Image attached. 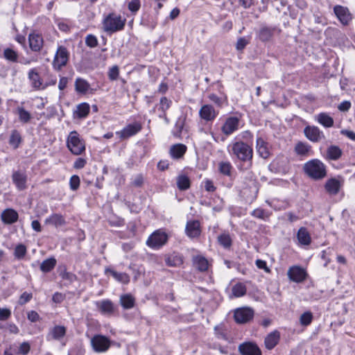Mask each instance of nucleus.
<instances>
[{
    "instance_id": "1",
    "label": "nucleus",
    "mask_w": 355,
    "mask_h": 355,
    "mask_svg": "<svg viewBox=\"0 0 355 355\" xmlns=\"http://www.w3.org/2000/svg\"><path fill=\"white\" fill-rule=\"evenodd\" d=\"M304 172L311 179L320 180L327 175L326 166L320 160L313 159L304 164Z\"/></svg>"
},
{
    "instance_id": "2",
    "label": "nucleus",
    "mask_w": 355,
    "mask_h": 355,
    "mask_svg": "<svg viewBox=\"0 0 355 355\" xmlns=\"http://www.w3.org/2000/svg\"><path fill=\"white\" fill-rule=\"evenodd\" d=\"M231 153L242 162L251 161L253 156V150L248 144L239 141L231 146Z\"/></svg>"
},
{
    "instance_id": "3",
    "label": "nucleus",
    "mask_w": 355,
    "mask_h": 355,
    "mask_svg": "<svg viewBox=\"0 0 355 355\" xmlns=\"http://www.w3.org/2000/svg\"><path fill=\"white\" fill-rule=\"evenodd\" d=\"M126 19L114 12L110 13L103 21V29L107 33H115L123 29Z\"/></svg>"
},
{
    "instance_id": "4",
    "label": "nucleus",
    "mask_w": 355,
    "mask_h": 355,
    "mask_svg": "<svg viewBox=\"0 0 355 355\" xmlns=\"http://www.w3.org/2000/svg\"><path fill=\"white\" fill-rule=\"evenodd\" d=\"M67 146L69 150L76 155L82 154L85 150V142L80 139L76 131H71L67 139Z\"/></svg>"
},
{
    "instance_id": "5",
    "label": "nucleus",
    "mask_w": 355,
    "mask_h": 355,
    "mask_svg": "<svg viewBox=\"0 0 355 355\" xmlns=\"http://www.w3.org/2000/svg\"><path fill=\"white\" fill-rule=\"evenodd\" d=\"M90 343L93 350L97 353L107 352L111 345L110 340L107 337L101 334L94 336Z\"/></svg>"
},
{
    "instance_id": "6",
    "label": "nucleus",
    "mask_w": 355,
    "mask_h": 355,
    "mask_svg": "<svg viewBox=\"0 0 355 355\" xmlns=\"http://www.w3.org/2000/svg\"><path fill=\"white\" fill-rule=\"evenodd\" d=\"M342 177L331 178L328 179L324 185L325 191L330 196L337 195L343 185Z\"/></svg>"
},
{
    "instance_id": "7",
    "label": "nucleus",
    "mask_w": 355,
    "mask_h": 355,
    "mask_svg": "<svg viewBox=\"0 0 355 355\" xmlns=\"http://www.w3.org/2000/svg\"><path fill=\"white\" fill-rule=\"evenodd\" d=\"M68 60L69 52L67 49L63 46H60L57 49L53 61V66L54 69L60 70L62 67L67 64Z\"/></svg>"
},
{
    "instance_id": "8",
    "label": "nucleus",
    "mask_w": 355,
    "mask_h": 355,
    "mask_svg": "<svg viewBox=\"0 0 355 355\" xmlns=\"http://www.w3.org/2000/svg\"><path fill=\"white\" fill-rule=\"evenodd\" d=\"M168 239L167 235L162 232L156 231L147 240V245L152 248H159L164 245Z\"/></svg>"
},
{
    "instance_id": "9",
    "label": "nucleus",
    "mask_w": 355,
    "mask_h": 355,
    "mask_svg": "<svg viewBox=\"0 0 355 355\" xmlns=\"http://www.w3.org/2000/svg\"><path fill=\"white\" fill-rule=\"evenodd\" d=\"M254 315V311L248 307L237 309L234 311V317L235 321L239 324H243L249 322L252 319Z\"/></svg>"
},
{
    "instance_id": "10",
    "label": "nucleus",
    "mask_w": 355,
    "mask_h": 355,
    "mask_svg": "<svg viewBox=\"0 0 355 355\" xmlns=\"http://www.w3.org/2000/svg\"><path fill=\"white\" fill-rule=\"evenodd\" d=\"M239 123L240 120L236 116H230L227 118L221 127L222 132L226 136L232 135L239 129Z\"/></svg>"
},
{
    "instance_id": "11",
    "label": "nucleus",
    "mask_w": 355,
    "mask_h": 355,
    "mask_svg": "<svg viewBox=\"0 0 355 355\" xmlns=\"http://www.w3.org/2000/svg\"><path fill=\"white\" fill-rule=\"evenodd\" d=\"M142 128L140 123L135 122L127 125L121 131L116 132V134L122 139L129 138L138 133Z\"/></svg>"
},
{
    "instance_id": "12",
    "label": "nucleus",
    "mask_w": 355,
    "mask_h": 355,
    "mask_svg": "<svg viewBox=\"0 0 355 355\" xmlns=\"http://www.w3.org/2000/svg\"><path fill=\"white\" fill-rule=\"evenodd\" d=\"M334 12L340 22L344 25H348L351 21L352 17L347 7L337 5L334 8Z\"/></svg>"
},
{
    "instance_id": "13",
    "label": "nucleus",
    "mask_w": 355,
    "mask_h": 355,
    "mask_svg": "<svg viewBox=\"0 0 355 355\" xmlns=\"http://www.w3.org/2000/svg\"><path fill=\"white\" fill-rule=\"evenodd\" d=\"M287 274L291 281L297 283L304 282L307 275L306 272L304 268L297 266L291 267L288 269Z\"/></svg>"
},
{
    "instance_id": "14",
    "label": "nucleus",
    "mask_w": 355,
    "mask_h": 355,
    "mask_svg": "<svg viewBox=\"0 0 355 355\" xmlns=\"http://www.w3.org/2000/svg\"><path fill=\"white\" fill-rule=\"evenodd\" d=\"M185 233L190 239H196L200 236L201 227L198 220L187 221L185 227Z\"/></svg>"
},
{
    "instance_id": "15",
    "label": "nucleus",
    "mask_w": 355,
    "mask_h": 355,
    "mask_svg": "<svg viewBox=\"0 0 355 355\" xmlns=\"http://www.w3.org/2000/svg\"><path fill=\"white\" fill-rule=\"evenodd\" d=\"M304 133L306 137L313 142H318L324 138L323 132L317 126L314 125L305 127Z\"/></svg>"
},
{
    "instance_id": "16",
    "label": "nucleus",
    "mask_w": 355,
    "mask_h": 355,
    "mask_svg": "<svg viewBox=\"0 0 355 355\" xmlns=\"http://www.w3.org/2000/svg\"><path fill=\"white\" fill-rule=\"evenodd\" d=\"M67 329L64 326L56 325L49 329L46 335L48 341L58 340L61 341L66 335Z\"/></svg>"
},
{
    "instance_id": "17",
    "label": "nucleus",
    "mask_w": 355,
    "mask_h": 355,
    "mask_svg": "<svg viewBox=\"0 0 355 355\" xmlns=\"http://www.w3.org/2000/svg\"><path fill=\"white\" fill-rule=\"evenodd\" d=\"M28 78L31 87L35 90L44 89L46 86L43 85V80L35 69H31L28 73Z\"/></svg>"
},
{
    "instance_id": "18",
    "label": "nucleus",
    "mask_w": 355,
    "mask_h": 355,
    "mask_svg": "<svg viewBox=\"0 0 355 355\" xmlns=\"http://www.w3.org/2000/svg\"><path fill=\"white\" fill-rule=\"evenodd\" d=\"M30 49L35 52H39L44 44V40L40 34L32 33L28 35Z\"/></svg>"
},
{
    "instance_id": "19",
    "label": "nucleus",
    "mask_w": 355,
    "mask_h": 355,
    "mask_svg": "<svg viewBox=\"0 0 355 355\" xmlns=\"http://www.w3.org/2000/svg\"><path fill=\"white\" fill-rule=\"evenodd\" d=\"M217 115L218 112L211 105H204L199 110L200 117L207 121H213Z\"/></svg>"
},
{
    "instance_id": "20",
    "label": "nucleus",
    "mask_w": 355,
    "mask_h": 355,
    "mask_svg": "<svg viewBox=\"0 0 355 355\" xmlns=\"http://www.w3.org/2000/svg\"><path fill=\"white\" fill-rule=\"evenodd\" d=\"M277 31L276 27L261 26L257 31V35L259 40L266 42L270 41Z\"/></svg>"
},
{
    "instance_id": "21",
    "label": "nucleus",
    "mask_w": 355,
    "mask_h": 355,
    "mask_svg": "<svg viewBox=\"0 0 355 355\" xmlns=\"http://www.w3.org/2000/svg\"><path fill=\"white\" fill-rule=\"evenodd\" d=\"M239 350L242 355H261V350L258 346L252 343H245L241 344Z\"/></svg>"
},
{
    "instance_id": "22",
    "label": "nucleus",
    "mask_w": 355,
    "mask_h": 355,
    "mask_svg": "<svg viewBox=\"0 0 355 355\" xmlns=\"http://www.w3.org/2000/svg\"><path fill=\"white\" fill-rule=\"evenodd\" d=\"M12 180L19 190L21 191L26 188L27 177L24 173L19 171L13 172Z\"/></svg>"
},
{
    "instance_id": "23",
    "label": "nucleus",
    "mask_w": 355,
    "mask_h": 355,
    "mask_svg": "<svg viewBox=\"0 0 355 355\" xmlns=\"http://www.w3.org/2000/svg\"><path fill=\"white\" fill-rule=\"evenodd\" d=\"M44 223L46 225L59 227L65 225L66 220L62 214H53L45 219Z\"/></svg>"
},
{
    "instance_id": "24",
    "label": "nucleus",
    "mask_w": 355,
    "mask_h": 355,
    "mask_svg": "<svg viewBox=\"0 0 355 355\" xmlns=\"http://www.w3.org/2000/svg\"><path fill=\"white\" fill-rule=\"evenodd\" d=\"M1 218L3 223L12 224L17 221L19 215L13 209H6L2 212Z\"/></svg>"
},
{
    "instance_id": "25",
    "label": "nucleus",
    "mask_w": 355,
    "mask_h": 355,
    "mask_svg": "<svg viewBox=\"0 0 355 355\" xmlns=\"http://www.w3.org/2000/svg\"><path fill=\"white\" fill-rule=\"evenodd\" d=\"M280 339V334L278 331H274L265 338L264 345L268 349H273L279 343Z\"/></svg>"
},
{
    "instance_id": "26",
    "label": "nucleus",
    "mask_w": 355,
    "mask_h": 355,
    "mask_svg": "<svg viewBox=\"0 0 355 355\" xmlns=\"http://www.w3.org/2000/svg\"><path fill=\"white\" fill-rule=\"evenodd\" d=\"M165 263L169 267H178L183 263V257L178 253L166 255Z\"/></svg>"
},
{
    "instance_id": "27",
    "label": "nucleus",
    "mask_w": 355,
    "mask_h": 355,
    "mask_svg": "<svg viewBox=\"0 0 355 355\" xmlns=\"http://www.w3.org/2000/svg\"><path fill=\"white\" fill-rule=\"evenodd\" d=\"M90 111L89 105L87 103H82L76 106V110L73 112L74 119H85L87 116Z\"/></svg>"
},
{
    "instance_id": "28",
    "label": "nucleus",
    "mask_w": 355,
    "mask_h": 355,
    "mask_svg": "<svg viewBox=\"0 0 355 355\" xmlns=\"http://www.w3.org/2000/svg\"><path fill=\"white\" fill-rule=\"evenodd\" d=\"M89 83L81 78H78L75 81V90L78 94H85L90 90Z\"/></svg>"
},
{
    "instance_id": "29",
    "label": "nucleus",
    "mask_w": 355,
    "mask_h": 355,
    "mask_svg": "<svg viewBox=\"0 0 355 355\" xmlns=\"http://www.w3.org/2000/svg\"><path fill=\"white\" fill-rule=\"evenodd\" d=\"M297 238L300 244L308 245L311 243V238L305 227H300L297 234Z\"/></svg>"
},
{
    "instance_id": "30",
    "label": "nucleus",
    "mask_w": 355,
    "mask_h": 355,
    "mask_svg": "<svg viewBox=\"0 0 355 355\" xmlns=\"http://www.w3.org/2000/svg\"><path fill=\"white\" fill-rule=\"evenodd\" d=\"M315 119L317 121L325 128H330L334 125V119L328 114L321 112L318 114Z\"/></svg>"
},
{
    "instance_id": "31",
    "label": "nucleus",
    "mask_w": 355,
    "mask_h": 355,
    "mask_svg": "<svg viewBox=\"0 0 355 355\" xmlns=\"http://www.w3.org/2000/svg\"><path fill=\"white\" fill-rule=\"evenodd\" d=\"M15 113L18 115L19 121L23 123H29L32 119L31 114L21 106L17 107Z\"/></svg>"
},
{
    "instance_id": "32",
    "label": "nucleus",
    "mask_w": 355,
    "mask_h": 355,
    "mask_svg": "<svg viewBox=\"0 0 355 355\" xmlns=\"http://www.w3.org/2000/svg\"><path fill=\"white\" fill-rule=\"evenodd\" d=\"M186 150H187V147L185 145L182 144H178L173 145L171 148L170 153H171V155L173 158L178 159L184 155V153H186Z\"/></svg>"
},
{
    "instance_id": "33",
    "label": "nucleus",
    "mask_w": 355,
    "mask_h": 355,
    "mask_svg": "<svg viewBox=\"0 0 355 355\" xmlns=\"http://www.w3.org/2000/svg\"><path fill=\"white\" fill-rule=\"evenodd\" d=\"M120 303L124 309H130L135 306V299L130 294H125L121 296Z\"/></svg>"
},
{
    "instance_id": "34",
    "label": "nucleus",
    "mask_w": 355,
    "mask_h": 355,
    "mask_svg": "<svg viewBox=\"0 0 355 355\" xmlns=\"http://www.w3.org/2000/svg\"><path fill=\"white\" fill-rule=\"evenodd\" d=\"M257 148L259 154L261 157L267 159L269 157L270 153L266 146V143L261 137H259L257 139Z\"/></svg>"
},
{
    "instance_id": "35",
    "label": "nucleus",
    "mask_w": 355,
    "mask_h": 355,
    "mask_svg": "<svg viewBox=\"0 0 355 355\" xmlns=\"http://www.w3.org/2000/svg\"><path fill=\"white\" fill-rule=\"evenodd\" d=\"M97 306L101 313L104 314H110L114 311L113 304L110 300H105L101 302H97Z\"/></svg>"
},
{
    "instance_id": "36",
    "label": "nucleus",
    "mask_w": 355,
    "mask_h": 355,
    "mask_svg": "<svg viewBox=\"0 0 355 355\" xmlns=\"http://www.w3.org/2000/svg\"><path fill=\"white\" fill-rule=\"evenodd\" d=\"M311 151V146L306 143L299 141L295 146V152L302 156H306Z\"/></svg>"
},
{
    "instance_id": "37",
    "label": "nucleus",
    "mask_w": 355,
    "mask_h": 355,
    "mask_svg": "<svg viewBox=\"0 0 355 355\" xmlns=\"http://www.w3.org/2000/svg\"><path fill=\"white\" fill-rule=\"evenodd\" d=\"M56 262V259L53 257L46 259L40 264V270L43 272H49L55 268Z\"/></svg>"
},
{
    "instance_id": "38",
    "label": "nucleus",
    "mask_w": 355,
    "mask_h": 355,
    "mask_svg": "<svg viewBox=\"0 0 355 355\" xmlns=\"http://www.w3.org/2000/svg\"><path fill=\"white\" fill-rule=\"evenodd\" d=\"M342 155L341 149L336 146H331L328 148L327 152V158L331 160L338 159Z\"/></svg>"
},
{
    "instance_id": "39",
    "label": "nucleus",
    "mask_w": 355,
    "mask_h": 355,
    "mask_svg": "<svg viewBox=\"0 0 355 355\" xmlns=\"http://www.w3.org/2000/svg\"><path fill=\"white\" fill-rule=\"evenodd\" d=\"M193 264L200 271H206L208 269V261L202 256H197L193 259Z\"/></svg>"
},
{
    "instance_id": "40",
    "label": "nucleus",
    "mask_w": 355,
    "mask_h": 355,
    "mask_svg": "<svg viewBox=\"0 0 355 355\" xmlns=\"http://www.w3.org/2000/svg\"><path fill=\"white\" fill-rule=\"evenodd\" d=\"M21 142V137L20 133L16 130H12L10 136L9 144L14 148H17Z\"/></svg>"
},
{
    "instance_id": "41",
    "label": "nucleus",
    "mask_w": 355,
    "mask_h": 355,
    "mask_svg": "<svg viewBox=\"0 0 355 355\" xmlns=\"http://www.w3.org/2000/svg\"><path fill=\"white\" fill-rule=\"evenodd\" d=\"M177 186L180 190H186L190 187V180L186 175H180L177 178Z\"/></svg>"
},
{
    "instance_id": "42",
    "label": "nucleus",
    "mask_w": 355,
    "mask_h": 355,
    "mask_svg": "<svg viewBox=\"0 0 355 355\" xmlns=\"http://www.w3.org/2000/svg\"><path fill=\"white\" fill-rule=\"evenodd\" d=\"M218 241L225 248H229L232 245V239L229 234H222L218 236Z\"/></svg>"
},
{
    "instance_id": "43",
    "label": "nucleus",
    "mask_w": 355,
    "mask_h": 355,
    "mask_svg": "<svg viewBox=\"0 0 355 355\" xmlns=\"http://www.w3.org/2000/svg\"><path fill=\"white\" fill-rule=\"evenodd\" d=\"M251 215L255 218L266 220L269 218L270 214L263 209L257 208L252 211Z\"/></svg>"
},
{
    "instance_id": "44",
    "label": "nucleus",
    "mask_w": 355,
    "mask_h": 355,
    "mask_svg": "<svg viewBox=\"0 0 355 355\" xmlns=\"http://www.w3.org/2000/svg\"><path fill=\"white\" fill-rule=\"evenodd\" d=\"M232 291L234 296L239 297L243 296L245 294L246 288L243 284L239 283L232 287Z\"/></svg>"
},
{
    "instance_id": "45",
    "label": "nucleus",
    "mask_w": 355,
    "mask_h": 355,
    "mask_svg": "<svg viewBox=\"0 0 355 355\" xmlns=\"http://www.w3.org/2000/svg\"><path fill=\"white\" fill-rule=\"evenodd\" d=\"M218 169L222 174L230 176L231 175L232 166L229 162H221L219 163Z\"/></svg>"
},
{
    "instance_id": "46",
    "label": "nucleus",
    "mask_w": 355,
    "mask_h": 355,
    "mask_svg": "<svg viewBox=\"0 0 355 355\" xmlns=\"http://www.w3.org/2000/svg\"><path fill=\"white\" fill-rule=\"evenodd\" d=\"M111 274L115 279L123 284H128L130 281L129 276L125 272H118L114 270H111Z\"/></svg>"
},
{
    "instance_id": "47",
    "label": "nucleus",
    "mask_w": 355,
    "mask_h": 355,
    "mask_svg": "<svg viewBox=\"0 0 355 355\" xmlns=\"http://www.w3.org/2000/svg\"><path fill=\"white\" fill-rule=\"evenodd\" d=\"M26 247L23 244H19L15 248L14 256L17 259H21L26 255Z\"/></svg>"
},
{
    "instance_id": "48",
    "label": "nucleus",
    "mask_w": 355,
    "mask_h": 355,
    "mask_svg": "<svg viewBox=\"0 0 355 355\" xmlns=\"http://www.w3.org/2000/svg\"><path fill=\"white\" fill-rule=\"evenodd\" d=\"M3 55L6 60L12 62H17L18 58L17 52L10 48H7L3 51Z\"/></svg>"
},
{
    "instance_id": "49",
    "label": "nucleus",
    "mask_w": 355,
    "mask_h": 355,
    "mask_svg": "<svg viewBox=\"0 0 355 355\" xmlns=\"http://www.w3.org/2000/svg\"><path fill=\"white\" fill-rule=\"evenodd\" d=\"M313 319L312 313L309 311L305 312L300 316V323L302 325L306 326L309 325Z\"/></svg>"
},
{
    "instance_id": "50",
    "label": "nucleus",
    "mask_w": 355,
    "mask_h": 355,
    "mask_svg": "<svg viewBox=\"0 0 355 355\" xmlns=\"http://www.w3.org/2000/svg\"><path fill=\"white\" fill-rule=\"evenodd\" d=\"M171 101L168 100L166 97H162L159 102V108L162 112H166V110L171 107Z\"/></svg>"
},
{
    "instance_id": "51",
    "label": "nucleus",
    "mask_w": 355,
    "mask_h": 355,
    "mask_svg": "<svg viewBox=\"0 0 355 355\" xmlns=\"http://www.w3.org/2000/svg\"><path fill=\"white\" fill-rule=\"evenodd\" d=\"M119 75V67L114 65L108 71V78L111 80H116L118 79Z\"/></svg>"
},
{
    "instance_id": "52",
    "label": "nucleus",
    "mask_w": 355,
    "mask_h": 355,
    "mask_svg": "<svg viewBox=\"0 0 355 355\" xmlns=\"http://www.w3.org/2000/svg\"><path fill=\"white\" fill-rule=\"evenodd\" d=\"M70 188L73 191H76L80 186V178L78 175H72L69 180Z\"/></svg>"
},
{
    "instance_id": "53",
    "label": "nucleus",
    "mask_w": 355,
    "mask_h": 355,
    "mask_svg": "<svg viewBox=\"0 0 355 355\" xmlns=\"http://www.w3.org/2000/svg\"><path fill=\"white\" fill-rule=\"evenodd\" d=\"M85 44L91 48H94L98 45V40L96 36L88 35L85 38Z\"/></svg>"
},
{
    "instance_id": "54",
    "label": "nucleus",
    "mask_w": 355,
    "mask_h": 355,
    "mask_svg": "<svg viewBox=\"0 0 355 355\" xmlns=\"http://www.w3.org/2000/svg\"><path fill=\"white\" fill-rule=\"evenodd\" d=\"M32 293L24 292L20 295L18 303L20 305H24L28 302H29L32 299Z\"/></svg>"
},
{
    "instance_id": "55",
    "label": "nucleus",
    "mask_w": 355,
    "mask_h": 355,
    "mask_svg": "<svg viewBox=\"0 0 355 355\" xmlns=\"http://www.w3.org/2000/svg\"><path fill=\"white\" fill-rule=\"evenodd\" d=\"M141 6L140 0H131L128 3V9L132 12H137Z\"/></svg>"
},
{
    "instance_id": "56",
    "label": "nucleus",
    "mask_w": 355,
    "mask_h": 355,
    "mask_svg": "<svg viewBox=\"0 0 355 355\" xmlns=\"http://www.w3.org/2000/svg\"><path fill=\"white\" fill-rule=\"evenodd\" d=\"M249 40L245 37H239L236 44V49L238 51H242L248 44Z\"/></svg>"
},
{
    "instance_id": "57",
    "label": "nucleus",
    "mask_w": 355,
    "mask_h": 355,
    "mask_svg": "<svg viewBox=\"0 0 355 355\" xmlns=\"http://www.w3.org/2000/svg\"><path fill=\"white\" fill-rule=\"evenodd\" d=\"M31 349V346L28 343L24 342L22 343L18 349V354L21 355H26Z\"/></svg>"
},
{
    "instance_id": "58",
    "label": "nucleus",
    "mask_w": 355,
    "mask_h": 355,
    "mask_svg": "<svg viewBox=\"0 0 355 355\" xmlns=\"http://www.w3.org/2000/svg\"><path fill=\"white\" fill-rule=\"evenodd\" d=\"M144 183V177L141 174L136 175L132 181V184L136 187H140Z\"/></svg>"
},
{
    "instance_id": "59",
    "label": "nucleus",
    "mask_w": 355,
    "mask_h": 355,
    "mask_svg": "<svg viewBox=\"0 0 355 355\" xmlns=\"http://www.w3.org/2000/svg\"><path fill=\"white\" fill-rule=\"evenodd\" d=\"M11 315V311L8 309H3L0 308V320H8Z\"/></svg>"
},
{
    "instance_id": "60",
    "label": "nucleus",
    "mask_w": 355,
    "mask_h": 355,
    "mask_svg": "<svg viewBox=\"0 0 355 355\" xmlns=\"http://www.w3.org/2000/svg\"><path fill=\"white\" fill-rule=\"evenodd\" d=\"M60 276L63 279L68 280L70 282H73L76 279V275L71 272H69L66 270L60 273Z\"/></svg>"
},
{
    "instance_id": "61",
    "label": "nucleus",
    "mask_w": 355,
    "mask_h": 355,
    "mask_svg": "<svg viewBox=\"0 0 355 355\" xmlns=\"http://www.w3.org/2000/svg\"><path fill=\"white\" fill-rule=\"evenodd\" d=\"M208 98L211 101L214 102L217 105H218L220 107L222 106L223 101L221 98L218 97L217 95H216L214 94H210L208 96Z\"/></svg>"
},
{
    "instance_id": "62",
    "label": "nucleus",
    "mask_w": 355,
    "mask_h": 355,
    "mask_svg": "<svg viewBox=\"0 0 355 355\" xmlns=\"http://www.w3.org/2000/svg\"><path fill=\"white\" fill-rule=\"evenodd\" d=\"M256 266L259 269H263L266 272H270V269L267 266L266 262L263 260L257 259L256 261Z\"/></svg>"
},
{
    "instance_id": "63",
    "label": "nucleus",
    "mask_w": 355,
    "mask_h": 355,
    "mask_svg": "<svg viewBox=\"0 0 355 355\" xmlns=\"http://www.w3.org/2000/svg\"><path fill=\"white\" fill-rule=\"evenodd\" d=\"M86 164V160L83 158H78L73 163V167L76 169L83 168Z\"/></svg>"
},
{
    "instance_id": "64",
    "label": "nucleus",
    "mask_w": 355,
    "mask_h": 355,
    "mask_svg": "<svg viewBox=\"0 0 355 355\" xmlns=\"http://www.w3.org/2000/svg\"><path fill=\"white\" fill-rule=\"evenodd\" d=\"M28 319L33 322H37L40 319V315L39 314L35 311H31L30 312L28 313Z\"/></svg>"
}]
</instances>
